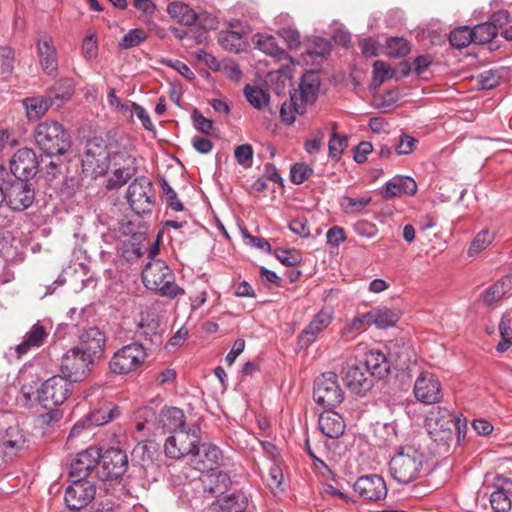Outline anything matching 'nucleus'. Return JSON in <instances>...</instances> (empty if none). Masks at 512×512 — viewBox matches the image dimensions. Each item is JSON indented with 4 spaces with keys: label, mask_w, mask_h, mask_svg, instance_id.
Here are the masks:
<instances>
[{
    "label": "nucleus",
    "mask_w": 512,
    "mask_h": 512,
    "mask_svg": "<svg viewBox=\"0 0 512 512\" xmlns=\"http://www.w3.org/2000/svg\"><path fill=\"white\" fill-rule=\"evenodd\" d=\"M456 416L449 409L441 406L433 407L425 419L426 430L436 444L437 454L449 452L450 445L454 441L453 428Z\"/></svg>",
    "instance_id": "nucleus-1"
},
{
    "label": "nucleus",
    "mask_w": 512,
    "mask_h": 512,
    "mask_svg": "<svg viewBox=\"0 0 512 512\" xmlns=\"http://www.w3.org/2000/svg\"><path fill=\"white\" fill-rule=\"evenodd\" d=\"M144 286L163 297L174 299L185 291L175 282V275L163 260L149 261L142 271Z\"/></svg>",
    "instance_id": "nucleus-2"
},
{
    "label": "nucleus",
    "mask_w": 512,
    "mask_h": 512,
    "mask_svg": "<svg viewBox=\"0 0 512 512\" xmlns=\"http://www.w3.org/2000/svg\"><path fill=\"white\" fill-rule=\"evenodd\" d=\"M33 136L36 145L47 156L62 155L71 145L69 132L57 121L46 120L39 123Z\"/></svg>",
    "instance_id": "nucleus-3"
},
{
    "label": "nucleus",
    "mask_w": 512,
    "mask_h": 512,
    "mask_svg": "<svg viewBox=\"0 0 512 512\" xmlns=\"http://www.w3.org/2000/svg\"><path fill=\"white\" fill-rule=\"evenodd\" d=\"M423 465V454L412 446L403 447L389 462L395 481L408 484L416 479Z\"/></svg>",
    "instance_id": "nucleus-4"
},
{
    "label": "nucleus",
    "mask_w": 512,
    "mask_h": 512,
    "mask_svg": "<svg viewBox=\"0 0 512 512\" xmlns=\"http://www.w3.org/2000/svg\"><path fill=\"white\" fill-rule=\"evenodd\" d=\"M72 387L73 384L65 376H52L38 388L37 403L44 409L61 406L71 394Z\"/></svg>",
    "instance_id": "nucleus-5"
},
{
    "label": "nucleus",
    "mask_w": 512,
    "mask_h": 512,
    "mask_svg": "<svg viewBox=\"0 0 512 512\" xmlns=\"http://www.w3.org/2000/svg\"><path fill=\"white\" fill-rule=\"evenodd\" d=\"M147 357L146 349L140 343H130L114 353L109 369L116 375L129 374L138 369Z\"/></svg>",
    "instance_id": "nucleus-6"
},
{
    "label": "nucleus",
    "mask_w": 512,
    "mask_h": 512,
    "mask_svg": "<svg viewBox=\"0 0 512 512\" xmlns=\"http://www.w3.org/2000/svg\"><path fill=\"white\" fill-rule=\"evenodd\" d=\"M313 398L325 409L335 408L343 401V390L334 372L323 373L315 380Z\"/></svg>",
    "instance_id": "nucleus-7"
},
{
    "label": "nucleus",
    "mask_w": 512,
    "mask_h": 512,
    "mask_svg": "<svg viewBox=\"0 0 512 512\" xmlns=\"http://www.w3.org/2000/svg\"><path fill=\"white\" fill-rule=\"evenodd\" d=\"M95 359L78 347L68 350L61 360V376L73 382L81 381L95 363Z\"/></svg>",
    "instance_id": "nucleus-8"
},
{
    "label": "nucleus",
    "mask_w": 512,
    "mask_h": 512,
    "mask_svg": "<svg viewBox=\"0 0 512 512\" xmlns=\"http://www.w3.org/2000/svg\"><path fill=\"white\" fill-rule=\"evenodd\" d=\"M127 201L131 209L138 215L152 211L154 191L151 181L142 176L135 178L127 189Z\"/></svg>",
    "instance_id": "nucleus-9"
},
{
    "label": "nucleus",
    "mask_w": 512,
    "mask_h": 512,
    "mask_svg": "<svg viewBox=\"0 0 512 512\" xmlns=\"http://www.w3.org/2000/svg\"><path fill=\"white\" fill-rule=\"evenodd\" d=\"M128 457L118 448L107 449L100 453L98 461L97 479L110 481L120 478L127 471Z\"/></svg>",
    "instance_id": "nucleus-10"
},
{
    "label": "nucleus",
    "mask_w": 512,
    "mask_h": 512,
    "mask_svg": "<svg viewBox=\"0 0 512 512\" xmlns=\"http://www.w3.org/2000/svg\"><path fill=\"white\" fill-rule=\"evenodd\" d=\"M109 166L110 153L106 146L96 141H89L82 156L83 172L92 177H98L104 175Z\"/></svg>",
    "instance_id": "nucleus-11"
},
{
    "label": "nucleus",
    "mask_w": 512,
    "mask_h": 512,
    "mask_svg": "<svg viewBox=\"0 0 512 512\" xmlns=\"http://www.w3.org/2000/svg\"><path fill=\"white\" fill-rule=\"evenodd\" d=\"M35 200V191L32 184L25 180L16 179L5 188L4 202L13 211L28 209Z\"/></svg>",
    "instance_id": "nucleus-12"
},
{
    "label": "nucleus",
    "mask_w": 512,
    "mask_h": 512,
    "mask_svg": "<svg viewBox=\"0 0 512 512\" xmlns=\"http://www.w3.org/2000/svg\"><path fill=\"white\" fill-rule=\"evenodd\" d=\"M334 313L329 308L318 311L305 328L299 333L297 340L301 349H307L315 343L320 335L330 326Z\"/></svg>",
    "instance_id": "nucleus-13"
},
{
    "label": "nucleus",
    "mask_w": 512,
    "mask_h": 512,
    "mask_svg": "<svg viewBox=\"0 0 512 512\" xmlns=\"http://www.w3.org/2000/svg\"><path fill=\"white\" fill-rule=\"evenodd\" d=\"M96 487L90 480H72L66 488L64 501L71 510H80L86 507L95 497Z\"/></svg>",
    "instance_id": "nucleus-14"
},
{
    "label": "nucleus",
    "mask_w": 512,
    "mask_h": 512,
    "mask_svg": "<svg viewBox=\"0 0 512 512\" xmlns=\"http://www.w3.org/2000/svg\"><path fill=\"white\" fill-rule=\"evenodd\" d=\"M99 459L100 450L96 447H89L77 453L70 462V477L74 480H77V478L88 480L87 478L95 473V478H97Z\"/></svg>",
    "instance_id": "nucleus-15"
},
{
    "label": "nucleus",
    "mask_w": 512,
    "mask_h": 512,
    "mask_svg": "<svg viewBox=\"0 0 512 512\" xmlns=\"http://www.w3.org/2000/svg\"><path fill=\"white\" fill-rule=\"evenodd\" d=\"M35 46L42 71L55 77L58 73L59 57L53 38L48 34H40L35 39Z\"/></svg>",
    "instance_id": "nucleus-16"
},
{
    "label": "nucleus",
    "mask_w": 512,
    "mask_h": 512,
    "mask_svg": "<svg viewBox=\"0 0 512 512\" xmlns=\"http://www.w3.org/2000/svg\"><path fill=\"white\" fill-rule=\"evenodd\" d=\"M39 168V161L35 151L31 148L17 150L10 160L11 173L18 180L29 181L33 178Z\"/></svg>",
    "instance_id": "nucleus-17"
},
{
    "label": "nucleus",
    "mask_w": 512,
    "mask_h": 512,
    "mask_svg": "<svg viewBox=\"0 0 512 512\" xmlns=\"http://www.w3.org/2000/svg\"><path fill=\"white\" fill-rule=\"evenodd\" d=\"M49 336L47 328L38 321L25 333L23 341L10 348L7 357L10 361L19 360L30 350L40 348Z\"/></svg>",
    "instance_id": "nucleus-18"
},
{
    "label": "nucleus",
    "mask_w": 512,
    "mask_h": 512,
    "mask_svg": "<svg viewBox=\"0 0 512 512\" xmlns=\"http://www.w3.org/2000/svg\"><path fill=\"white\" fill-rule=\"evenodd\" d=\"M354 492L363 500L378 502L387 496L384 479L376 474L359 477L353 485Z\"/></svg>",
    "instance_id": "nucleus-19"
},
{
    "label": "nucleus",
    "mask_w": 512,
    "mask_h": 512,
    "mask_svg": "<svg viewBox=\"0 0 512 512\" xmlns=\"http://www.w3.org/2000/svg\"><path fill=\"white\" fill-rule=\"evenodd\" d=\"M28 441L27 433L19 426H10L0 440V453L4 461H12L25 448Z\"/></svg>",
    "instance_id": "nucleus-20"
},
{
    "label": "nucleus",
    "mask_w": 512,
    "mask_h": 512,
    "mask_svg": "<svg viewBox=\"0 0 512 512\" xmlns=\"http://www.w3.org/2000/svg\"><path fill=\"white\" fill-rule=\"evenodd\" d=\"M416 399L424 404L439 403L442 398V390L439 380L430 373H421L414 384Z\"/></svg>",
    "instance_id": "nucleus-21"
},
{
    "label": "nucleus",
    "mask_w": 512,
    "mask_h": 512,
    "mask_svg": "<svg viewBox=\"0 0 512 512\" xmlns=\"http://www.w3.org/2000/svg\"><path fill=\"white\" fill-rule=\"evenodd\" d=\"M79 339V349L95 360L102 357L106 345V335L101 329L96 326L90 327L80 334Z\"/></svg>",
    "instance_id": "nucleus-22"
},
{
    "label": "nucleus",
    "mask_w": 512,
    "mask_h": 512,
    "mask_svg": "<svg viewBox=\"0 0 512 512\" xmlns=\"http://www.w3.org/2000/svg\"><path fill=\"white\" fill-rule=\"evenodd\" d=\"M344 381L353 393L359 395H364L373 386V378L360 362L348 366Z\"/></svg>",
    "instance_id": "nucleus-23"
},
{
    "label": "nucleus",
    "mask_w": 512,
    "mask_h": 512,
    "mask_svg": "<svg viewBox=\"0 0 512 512\" xmlns=\"http://www.w3.org/2000/svg\"><path fill=\"white\" fill-rule=\"evenodd\" d=\"M318 426L320 431L329 438H339L346 429V423L334 408L325 409L319 416Z\"/></svg>",
    "instance_id": "nucleus-24"
},
{
    "label": "nucleus",
    "mask_w": 512,
    "mask_h": 512,
    "mask_svg": "<svg viewBox=\"0 0 512 512\" xmlns=\"http://www.w3.org/2000/svg\"><path fill=\"white\" fill-rule=\"evenodd\" d=\"M193 457L198 470H213L222 459V451L215 444L199 443Z\"/></svg>",
    "instance_id": "nucleus-25"
},
{
    "label": "nucleus",
    "mask_w": 512,
    "mask_h": 512,
    "mask_svg": "<svg viewBox=\"0 0 512 512\" xmlns=\"http://www.w3.org/2000/svg\"><path fill=\"white\" fill-rule=\"evenodd\" d=\"M53 105V99L51 95H37L26 97L22 100V106L25 110L27 119L31 122L38 121Z\"/></svg>",
    "instance_id": "nucleus-26"
},
{
    "label": "nucleus",
    "mask_w": 512,
    "mask_h": 512,
    "mask_svg": "<svg viewBox=\"0 0 512 512\" xmlns=\"http://www.w3.org/2000/svg\"><path fill=\"white\" fill-rule=\"evenodd\" d=\"M417 192V184L412 177L397 175L389 180L382 189L381 194L385 199H391L401 195H414Z\"/></svg>",
    "instance_id": "nucleus-27"
},
{
    "label": "nucleus",
    "mask_w": 512,
    "mask_h": 512,
    "mask_svg": "<svg viewBox=\"0 0 512 512\" xmlns=\"http://www.w3.org/2000/svg\"><path fill=\"white\" fill-rule=\"evenodd\" d=\"M359 362L372 378L377 377L381 379L390 372L389 360L380 350L368 351L365 354L364 360Z\"/></svg>",
    "instance_id": "nucleus-28"
},
{
    "label": "nucleus",
    "mask_w": 512,
    "mask_h": 512,
    "mask_svg": "<svg viewBox=\"0 0 512 512\" xmlns=\"http://www.w3.org/2000/svg\"><path fill=\"white\" fill-rule=\"evenodd\" d=\"M389 364L394 365L397 370L405 371L415 362V353L406 343L394 342L389 346Z\"/></svg>",
    "instance_id": "nucleus-29"
},
{
    "label": "nucleus",
    "mask_w": 512,
    "mask_h": 512,
    "mask_svg": "<svg viewBox=\"0 0 512 512\" xmlns=\"http://www.w3.org/2000/svg\"><path fill=\"white\" fill-rule=\"evenodd\" d=\"M371 315L366 312L352 319H346L339 333V340L348 343L356 339L371 324Z\"/></svg>",
    "instance_id": "nucleus-30"
},
{
    "label": "nucleus",
    "mask_w": 512,
    "mask_h": 512,
    "mask_svg": "<svg viewBox=\"0 0 512 512\" xmlns=\"http://www.w3.org/2000/svg\"><path fill=\"white\" fill-rule=\"evenodd\" d=\"M118 157L123 158V164L117 163L120 167L114 172V178L109 180V188L121 187L137 172V163L134 156L127 154L124 157V154L116 153L114 160L116 161Z\"/></svg>",
    "instance_id": "nucleus-31"
},
{
    "label": "nucleus",
    "mask_w": 512,
    "mask_h": 512,
    "mask_svg": "<svg viewBox=\"0 0 512 512\" xmlns=\"http://www.w3.org/2000/svg\"><path fill=\"white\" fill-rule=\"evenodd\" d=\"M320 88V77L314 71H308L303 74L297 91V99L305 106L313 103L317 97Z\"/></svg>",
    "instance_id": "nucleus-32"
},
{
    "label": "nucleus",
    "mask_w": 512,
    "mask_h": 512,
    "mask_svg": "<svg viewBox=\"0 0 512 512\" xmlns=\"http://www.w3.org/2000/svg\"><path fill=\"white\" fill-rule=\"evenodd\" d=\"M203 483L204 492L209 493L212 497H219L229 490L231 478L226 472L215 471L206 475Z\"/></svg>",
    "instance_id": "nucleus-33"
},
{
    "label": "nucleus",
    "mask_w": 512,
    "mask_h": 512,
    "mask_svg": "<svg viewBox=\"0 0 512 512\" xmlns=\"http://www.w3.org/2000/svg\"><path fill=\"white\" fill-rule=\"evenodd\" d=\"M9 225L0 226V254L6 261L17 262L22 260V255L19 251L20 241L13 238L12 235L4 229Z\"/></svg>",
    "instance_id": "nucleus-34"
},
{
    "label": "nucleus",
    "mask_w": 512,
    "mask_h": 512,
    "mask_svg": "<svg viewBox=\"0 0 512 512\" xmlns=\"http://www.w3.org/2000/svg\"><path fill=\"white\" fill-rule=\"evenodd\" d=\"M9 225L0 226V254L6 261L17 262L22 260V255L19 251L20 241L13 238L12 235L4 229Z\"/></svg>",
    "instance_id": "nucleus-35"
},
{
    "label": "nucleus",
    "mask_w": 512,
    "mask_h": 512,
    "mask_svg": "<svg viewBox=\"0 0 512 512\" xmlns=\"http://www.w3.org/2000/svg\"><path fill=\"white\" fill-rule=\"evenodd\" d=\"M200 428L193 426L188 431L179 430L174 434V437L179 443L181 448L182 456L191 455L193 457L199 443H200Z\"/></svg>",
    "instance_id": "nucleus-36"
},
{
    "label": "nucleus",
    "mask_w": 512,
    "mask_h": 512,
    "mask_svg": "<svg viewBox=\"0 0 512 512\" xmlns=\"http://www.w3.org/2000/svg\"><path fill=\"white\" fill-rule=\"evenodd\" d=\"M159 422L165 431L176 433L179 430H183L185 415L180 408H164L160 413Z\"/></svg>",
    "instance_id": "nucleus-37"
},
{
    "label": "nucleus",
    "mask_w": 512,
    "mask_h": 512,
    "mask_svg": "<svg viewBox=\"0 0 512 512\" xmlns=\"http://www.w3.org/2000/svg\"><path fill=\"white\" fill-rule=\"evenodd\" d=\"M74 92L75 81L69 77H62L47 90V95H51L53 104L57 101L64 104L71 99Z\"/></svg>",
    "instance_id": "nucleus-38"
},
{
    "label": "nucleus",
    "mask_w": 512,
    "mask_h": 512,
    "mask_svg": "<svg viewBox=\"0 0 512 512\" xmlns=\"http://www.w3.org/2000/svg\"><path fill=\"white\" fill-rule=\"evenodd\" d=\"M256 48L263 53L278 60L288 59L289 55L278 46L276 39L271 35L256 34L253 40Z\"/></svg>",
    "instance_id": "nucleus-39"
},
{
    "label": "nucleus",
    "mask_w": 512,
    "mask_h": 512,
    "mask_svg": "<svg viewBox=\"0 0 512 512\" xmlns=\"http://www.w3.org/2000/svg\"><path fill=\"white\" fill-rule=\"evenodd\" d=\"M371 315V324L379 329H387L394 326L400 316L396 310L388 307H378L368 312Z\"/></svg>",
    "instance_id": "nucleus-40"
},
{
    "label": "nucleus",
    "mask_w": 512,
    "mask_h": 512,
    "mask_svg": "<svg viewBox=\"0 0 512 512\" xmlns=\"http://www.w3.org/2000/svg\"><path fill=\"white\" fill-rule=\"evenodd\" d=\"M305 111V105L297 99V90L290 93V98L285 100L280 108L281 120L290 125L292 124L297 114H303Z\"/></svg>",
    "instance_id": "nucleus-41"
},
{
    "label": "nucleus",
    "mask_w": 512,
    "mask_h": 512,
    "mask_svg": "<svg viewBox=\"0 0 512 512\" xmlns=\"http://www.w3.org/2000/svg\"><path fill=\"white\" fill-rule=\"evenodd\" d=\"M169 15L185 25H192L197 20V14L187 4L182 2H173L168 5Z\"/></svg>",
    "instance_id": "nucleus-42"
},
{
    "label": "nucleus",
    "mask_w": 512,
    "mask_h": 512,
    "mask_svg": "<svg viewBox=\"0 0 512 512\" xmlns=\"http://www.w3.org/2000/svg\"><path fill=\"white\" fill-rule=\"evenodd\" d=\"M116 414H118L117 408L110 403H105L100 408L91 411L87 417L91 426H102L112 421Z\"/></svg>",
    "instance_id": "nucleus-43"
},
{
    "label": "nucleus",
    "mask_w": 512,
    "mask_h": 512,
    "mask_svg": "<svg viewBox=\"0 0 512 512\" xmlns=\"http://www.w3.org/2000/svg\"><path fill=\"white\" fill-rule=\"evenodd\" d=\"M512 314L511 312H506L499 323V332L501 336V341L496 346V350L499 353H503L507 351L512 346Z\"/></svg>",
    "instance_id": "nucleus-44"
},
{
    "label": "nucleus",
    "mask_w": 512,
    "mask_h": 512,
    "mask_svg": "<svg viewBox=\"0 0 512 512\" xmlns=\"http://www.w3.org/2000/svg\"><path fill=\"white\" fill-rule=\"evenodd\" d=\"M158 447L153 442L138 443L133 449L132 455L137 459L142 467H147L154 461V456Z\"/></svg>",
    "instance_id": "nucleus-45"
},
{
    "label": "nucleus",
    "mask_w": 512,
    "mask_h": 512,
    "mask_svg": "<svg viewBox=\"0 0 512 512\" xmlns=\"http://www.w3.org/2000/svg\"><path fill=\"white\" fill-rule=\"evenodd\" d=\"M332 133L328 143L329 156L332 159L339 160L348 146V139L346 135H341L336 132L337 124L331 123Z\"/></svg>",
    "instance_id": "nucleus-46"
},
{
    "label": "nucleus",
    "mask_w": 512,
    "mask_h": 512,
    "mask_svg": "<svg viewBox=\"0 0 512 512\" xmlns=\"http://www.w3.org/2000/svg\"><path fill=\"white\" fill-rule=\"evenodd\" d=\"M472 30L474 43L486 44L491 42L498 34L495 24L484 22L476 25Z\"/></svg>",
    "instance_id": "nucleus-47"
},
{
    "label": "nucleus",
    "mask_w": 512,
    "mask_h": 512,
    "mask_svg": "<svg viewBox=\"0 0 512 512\" xmlns=\"http://www.w3.org/2000/svg\"><path fill=\"white\" fill-rule=\"evenodd\" d=\"M449 41L454 48H465L474 42L472 30L467 26L456 28L450 33Z\"/></svg>",
    "instance_id": "nucleus-48"
},
{
    "label": "nucleus",
    "mask_w": 512,
    "mask_h": 512,
    "mask_svg": "<svg viewBox=\"0 0 512 512\" xmlns=\"http://www.w3.org/2000/svg\"><path fill=\"white\" fill-rule=\"evenodd\" d=\"M147 33L140 28L129 30L120 40L118 46L122 50H128L139 46L147 39Z\"/></svg>",
    "instance_id": "nucleus-49"
},
{
    "label": "nucleus",
    "mask_w": 512,
    "mask_h": 512,
    "mask_svg": "<svg viewBox=\"0 0 512 512\" xmlns=\"http://www.w3.org/2000/svg\"><path fill=\"white\" fill-rule=\"evenodd\" d=\"M244 95L247 101L256 109L263 108L269 101V95L259 87L246 85Z\"/></svg>",
    "instance_id": "nucleus-50"
},
{
    "label": "nucleus",
    "mask_w": 512,
    "mask_h": 512,
    "mask_svg": "<svg viewBox=\"0 0 512 512\" xmlns=\"http://www.w3.org/2000/svg\"><path fill=\"white\" fill-rule=\"evenodd\" d=\"M386 49L390 56L401 58L409 54L410 44L402 37H391L387 39Z\"/></svg>",
    "instance_id": "nucleus-51"
},
{
    "label": "nucleus",
    "mask_w": 512,
    "mask_h": 512,
    "mask_svg": "<svg viewBox=\"0 0 512 512\" xmlns=\"http://www.w3.org/2000/svg\"><path fill=\"white\" fill-rule=\"evenodd\" d=\"M219 43L225 50L235 53L240 52L244 46L241 35L232 31L221 33Z\"/></svg>",
    "instance_id": "nucleus-52"
},
{
    "label": "nucleus",
    "mask_w": 512,
    "mask_h": 512,
    "mask_svg": "<svg viewBox=\"0 0 512 512\" xmlns=\"http://www.w3.org/2000/svg\"><path fill=\"white\" fill-rule=\"evenodd\" d=\"M490 503L495 512H508L512 506L507 492L500 488L491 493Z\"/></svg>",
    "instance_id": "nucleus-53"
},
{
    "label": "nucleus",
    "mask_w": 512,
    "mask_h": 512,
    "mask_svg": "<svg viewBox=\"0 0 512 512\" xmlns=\"http://www.w3.org/2000/svg\"><path fill=\"white\" fill-rule=\"evenodd\" d=\"M508 291V285L505 281H498L491 285L483 294V302L490 306L499 301Z\"/></svg>",
    "instance_id": "nucleus-54"
},
{
    "label": "nucleus",
    "mask_w": 512,
    "mask_h": 512,
    "mask_svg": "<svg viewBox=\"0 0 512 512\" xmlns=\"http://www.w3.org/2000/svg\"><path fill=\"white\" fill-rule=\"evenodd\" d=\"M494 239V233L488 229L480 231L473 239L469 248V255L478 254L488 247Z\"/></svg>",
    "instance_id": "nucleus-55"
},
{
    "label": "nucleus",
    "mask_w": 512,
    "mask_h": 512,
    "mask_svg": "<svg viewBox=\"0 0 512 512\" xmlns=\"http://www.w3.org/2000/svg\"><path fill=\"white\" fill-rule=\"evenodd\" d=\"M15 64V51L10 46L0 47V72L5 76L12 74Z\"/></svg>",
    "instance_id": "nucleus-56"
},
{
    "label": "nucleus",
    "mask_w": 512,
    "mask_h": 512,
    "mask_svg": "<svg viewBox=\"0 0 512 512\" xmlns=\"http://www.w3.org/2000/svg\"><path fill=\"white\" fill-rule=\"evenodd\" d=\"M331 52L330 42L322 37H315L311 40L307 47V54L310 56H316L324 58Z\"/></svg>",
    "instance_id": "nucleus-57"
},
{
    "label": "nucleus",
    "mask_w": 512,
    "mask_h": 512,
    "mask_svg": "<svg viewBox=\"0 0 512 512\" xmlns=\"http://www.w3.org/2000/svg\"><path fill=\"white\" fill-rule=\"evenodd\" d=\"M372 201L370 196H363L360 198H353L349 196H344L341 199V206L346 213H356L360 212L364 207L369 205Z\"/></svg>",
    "instance_id": "nucleus-58"
},
{
    "label": "nucleus",
    "mask_w": 512,
    "mask_h": 512,
    "mask_svg": "<svg viewBox=\"0 0 512 512\" xmlns=\"http://www.w3.org/2000/svg\"><path fill=\"white\" fill-rule=\"evenodd\" d=\"M161 189L162 196L169 208L177 212L184 209L183 204L178 199L177 193L165 179L161 180Z\"/></svg>",
    "instance_id": "nucleus-59"
},
{
    "label": "nucleus",
    "mask_w": 512,
    "mask_h": 512,
    "mask_svg": "<svg viewBox=\"0 0 512 512\" xmlns=\"http://www.w3.org/2000/svg\"><path fill=\"white\" fill-rule=\"evenodd\" d=\"M394 75H395L394 69H392L384 61L377 60L373 63V82L376 85H380L384 81L393 78Z\"/></svg>",
    "instance_id": "nucleus-60"
},
{
    "label": "nucleus",
    "mask_w": 512,
    "mask_h": 512,
    "mask_svg": "<svg viewBox=\"0 0 512 512\" xmlns=\"http://www.w3.org/2000/svg\"><path fill=\"white\" fill-rule=\"evenodd\" d=\"M274 255L285 266H296L302 261L301 253L296 249L277 248Z\"/></svg>",
    "instance_id": "nucleus-61"
},
{
    "label": "nucleus",
    "mask_w": 512,
    "mask_h": 512,
    "mask_svg": "<svg viewBox=\"0 0 512 512\" xmlns=\"http://www.w3.org/2000/svg\"><path fill=\"white\" fill-rule=\"evenodd\" d=\"M284 475L280 466L272 464L266 479V484L271 491H284Z\"/></svg>",
    "instance_id": "nucleus-62"
},
{
    "label": "nucleus",
    "mask_w": 512,
    "mask_h": 512,
    "mask_svg": "<svg viewBox=\"0 0 512 512\" xmlns=\"http://www.w3.org/2000/svg\"><path fill=\"white\" fill-rule=\"evenodd\" d=\"M40 387L37 382L32 381L31 383L23 384L20 390L19 401L22 402L23 406L31 407L34 403H37V390Z\"/></svg>",
    "instance_id": "nucleus-63"
},
{
    "label": "nucleus",
    "mask_w": 512,
    "mask_h": 512,
    "mask_svg": "<svg viewBox=\"0 0 512 512\" xmlns=\"http://www.w3.org/2000/svg\"><path fill=\"white\" fill-rule=\"evenodd\" d=\"M234 156L239 165L250 168L253 164V148L250 144H242L235 148Z\"/></svg>",
    "instance_id": "nucleus-64"
}]
</instances>
